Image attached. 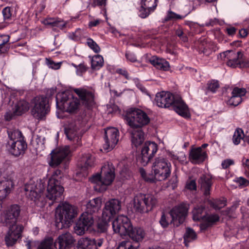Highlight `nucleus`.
<instances>
[{"label":"nucleus","mask_w":249,"mask_h":249,"mask_svg":"<svg viewBox=\"0 0 249 249\" xmlns=\"http://www.w3.org/2000/svg\"><path fill=\"white\" fill-rule=\"evenodd\" d=\"M74 91L79 100L74 98L70 91L58 93L55 97L57 107L71 113L78 108L80 104L87 108H90L94 105V95L91 91L81 88L75 89Z\"/></svg>","instance_id":"f257e3e1"},{"label":"nucleus","mask_w":249,"mask_h":249,"mask_svg":"<svg viewBox=\"0 0 249 249\" xmlns=\"http://www.w3.org/2000/svg\"><path fill=\"white\" fill-rule=\"evenodd\" d=\"M125 119L129 126L127 131L131 135L132 145L138 148L144 140L142 127L149 123L150 118L142 109L131 108L127 111Z\"/></svg>","instance_id":"f03ea898"},{"label":"nucleus","mask_w":249,"mask_h":249,"mask_svg":"<svg viewBox=\"0 0 249 249\" xmlns=\"http://www.w3.org/2000/svg\"><path fill=\"white\" fill-rule=\"evenodd\" d=\"M155 102L160 107H172L179 115L185 119L191 117L188 106L179 95L162 91L156 94Z\"/></svg>","instance_id":"7ed1b4c3"},{"label":"nucleus","mask_w":249,"mask_h":249,"mask_svg":"<svg viewBox=\"0 0 249 249\" xmlns=\"http://www.w3.org/2000/svg\"><path fill=\"white\" fill-rule=\"evenodd\" d=\"M20 212V209L18 205H13L3 213L2 220L6 226L9 227V230L5 236V241L7 246L14 245L20 237L23 229L21 225H17V221Z\"/></svg>","instance_id":"20e7f679"},{"label":"nucleus","mask_w":249,"mask_h":249,"mask_svg":"<svg viewBox=\"0 0 249 249\" xmlns=\"http://www.w3.org/2000/svg\"><path fill=\"white\" fill-rule=\"evenodd\" d=\"M77 215L76 207L67 202L59 204L55 210L56 227L59 229L70 227Z\"/></svg>","instance_id":"39448f33"},{"label":"nucleus","mask_w":249,"mask_h":249,"mask_svg":"<svg viewBox=\"0 0 249 249\" xmlns=\"http://www.w3.org/2000/svg\"><path fill=\"white\" fill-rule=\"evenodd\" d=\"M158 203V199L154 196L139 193L135 196L129 204V207L136 213H145L153 210Z\"/></svg>","instance_id":"423d86ee"},{"label":"nucleus","mask_w":249,"mask_h":249,"mask_svg":"<svg viewBox=\"0 0 249 249\" xmlns=\"http://www.w3.org/2000/svg\"><path fill=\"white\" fill-rule=\"evenodd\" d=\"M115 177V168L112 163L106 164L101 168V173H97L89 178V181L95 185L101 187L102 185L109 186Z\"/></svg>","instance_id":"0eeeda50"},{"label":"nucleus","mask_w":249,"mask_h":249,"mask_svg":"<svg viewBox=\"0 0 249 249\" xmlns=\"http://www.w3.org/2000/svg\"><path fill=\"white\" fill-rule=\"evenodd\" d=\"M171 167V163L166 159H156L152 166L155 180L162 181L166 179L170 175Z\"/></svg>","instance_id":"6e6552de"},{"label":"nucleus","mask_w":249,"mask_h":249,"mask_svg":"<svg viewBox=\"0 0 249 249\" xmlns=\"http://www.w3.org/2000/svg\"><path fill=\"white\" fill-rule=\"evenodd\" d=\"M47 98L43 95L35 97L31 101V113L37 119H42L50 111Z\"/></svg>","instance_id":"1a4fd4ad"},{"label":"nucleus","mask_w":249,"mask_h":249,"mask_svg":"<svg viewBox=\"0 0 249 249\" xmlns=\"http://www.w3.org/2000/svg\"><path fill=\"white\" fill-rule=\"evenodd\" d=\"M204 209V207H196L192 212L193 220L201 222L200 225L201 230H205L219 219V216L216 214L203 215Z\"/></svg>","instance_id":"9d476101"},{"label":"nucleus","mask_w":249,"mask_h":249,"mask_svg":"<svg viewBox=\"0 0 249 249\" xmlns=\"http://www.w3.org/2000/svg\"><path fill=\"white\" fill-rule=\"evenodd\" d=\"M158 149V145L155 142H145L142 148L140 156L137 158V162L142 166H146L154 156Z\"/></svg>","instance_id":"9b49d317"},{"label":"nucleus","mask_w":249,"mask_h":249,"mask_svg":"<svg viewBox=\"0 0 249 249\" xmlns=\"http://www.w3.org/2000/svg\"><path fill=\"white\" fill-rule=\"evenodd\" d=\"M188 210V205L183 203L172 208L169 212L172 217L171 223L177 227L183 223L187 215Z\"/></svg>","instance_id":"f8f14e48"},{"label":"nucleus","mask_w":249,"mask_h":249,"mask_svg":"<svg viewBox=\"0 0 249 249\" xmlns=\"http://www.w3.org/2000/svg\"><path fill=\"white\" fill-rule=\"evenodd\" d=\"M131 224V222L127 216L123 214L119 215L112 222L113 232L121 236H126Z\"/></svg>","instance_id":"ddd939ff"},{"label":"nucleus","mask_w":249,"mask_h":249,"mask_svg":"<svg viewBox=\"0 0 249 249\" xmlns=\"http://www.w3.org/2000/svg\"><path fill=\"white\" fill-rule=\"evenodd\" d=\"M119 131L115 127L107 128L105 131L103 148L107 151L113 149L119 141Z\"/></svg>","instance_id":"4468645a"},{"label":"nucleus","mask_w":249,"mask_h":249,"mask_svg":"<svg viewBox=\"0 0 249 249\" xmlns=\"http://www.w3.org/2000/svg\"><path fill=\"white\" fill-rule=\"evenodd\" d=\"M230 55L234 54L235 57L229 59L227 62V65L231 68H249V60L244 58L243 52L238 51L236 53L233 51H229L227 52Z\"/></svg>","instance_id":"2eb2a0df"},{"label":"nucleus","mask_w":249,"mask_h":249,"mask_svg":"<svg viewBox=\"0 0 249 249\" xmlns=\"http://www.w3.org/2000/svg\"><path fill=\"white\" fill-rule=\"evenodd\" d=\"M121 209V203L117 199H111L106 202L102 214L106 219L110 220Z\"/></svg>","instance_id":"dca6fc26"},{"label":"nucleus","mask_w":249,"mask_h":249,"mask_svg":"<svg viewBox=\"0 0 249 249\" xmlns=\"http://www.w3.org/2000/svg\"><path fill=\"white\" fill-rule=\"evenodd\" d=\"M159 0H141L138 10V16L142 18H146L156 10Z\"/></svg>","instance_id":"f3484780"},{"label":"nucleus","mask_w":249,"mask_h":249,"mask_svg":"<svg viewBox=\"0 0 249 249\" xmlns=\"http://www.w3.org/2000/svg\"><path fill=\"white\" fill-rule=\"evenodd\" d=\"M22 140L7 142V147L9 153L15 157L23 156L27 149L26 140L22 139Z\"/></svg>","instance_id":"a211bd4d"},{"label":"nucleus","mask_w":249,"mask_h":249,"mask_svg":"<svg viewBox=\"0 0 249 249\" xmlns=\"http://www.w3.org/2000/svg\"><path fill=\"white\" fill-rule=\"evenodd\" d=\"M94 162L95 158L91 154H85L83 155L78 163V166L82 173H77L76 177H80L82 175L83 177L85 178L88 175L87 170L89 168L94 166Z\"/></svg>","instance_id":"6ab92c4d"},{"label":"nucleus","mask_w":249,"mask_h":249,"mask_svg":"<svg viewBox=\"0 0 249 249\" xmlns=\"http://www.w3.org/2000/svg\"><path fill=\"white\" fill-rule=\"evenodd\" d=\"M75 240L70 232L60 235L54 244L56 249H70L73 246Z\"/></svg>","instance_id":"aec40b11"},{"label":"nucleus","mask_w":249,"mask_h":249,"mask_svg":"<svg viewBox=\"0 0 249 249\" xmlns=\"http://www.w3.org/2000/svg\"><path fill=\"white\" fill-rule=\"evenodd\" d=\"M68 150L67 149L53 150L50 154L51 160L49 163L50 166L52 167L57 166L68 157Z\"/></svg>","instance_id":"412c9836"},{"label":"nucleus","mask_w":249,"mask_h":249,"mask_svg":"<svg viewBox=\"0 0 249 249\" xmlns=\"http://www.w3.org/2000/svg\"><path fill=\"white\" fill-rule=\"evenodd\" d=\"M65 134L68 139L74 142L75 141L77 144L82 137L79 126L74 123H71L65 127Z\"/></svg>","instance_id":"4be33fe9"},{"label":"nucleus","mask_w":249,"mask_h":249,"mask_svg":"<svg viewBox=\"0 0 249 249\" xmlns=\"http://www.w3.org/2000/svg\"><path fill=\"white\" fill-rule=\"evenodd\" d=\"M189 158L193 163L200 164L208 158L206 151H201L200 148H192L190 151Z\"/></svg>","instance_id":"5701e85b"},{"label":"nucleus","mask_w":249,"mask_h":249,"mask_svg":"<svg viewBox=\"0 0 249 249\" xmlns=\"http://www.w3.org/2000/svg\"><path fill=\"white\" fill-rule=\"evenodd\" d=\"M145 235L144 230L140 227H133L132 223L129 227L126 236H129L136 244L142 241Z\"/></svg>","instance_id":"b1692460"},{"label":"nucleus","mask_w":249,"mask_h":249,"mask_svg":"<svg viewBox=\"0 0 249 249\" xmlns=\"http://www.w3.org/2000/svg\"><path fill=\"white\" fill-rule=\"evenodd\" d=\"M53 241L52 238H47L42 241H29L27 244L28 249H52Z\"/></svg>","instance_id":"393cba45"},{"label":"nucleus","mask_w":249,"mask_h":249,"mask_svg":"<svg viewBox=\"0 0 249 249\" xmlns=\"http://www.w3.org/2000/svg\"><path fill=\"white\" fill-rule=\"evenodd\" d=\"M150 63L156 69L163 71H168L170 69L169 63L165 59L154 55L149 60Z\"/></svg>","instance_id":"a878e982"},{"label":"nucleus","mask_w":249,"mask_h":249,"mask_svg":"<svg viewBox=\"0 0 249 249\" xmlns=\"http://www.w3.org/2000/svg\"><path fill=\"white\" fill-rule=\"evenodd\" d=\"M42 23L45 25L51 26L53 31H56L57 28L63 30L66 28L67 25V22L63 20L53 18H46Z\"/></svg>","instance_id":"bb28decb"},{"label":"nucleus","mask_w":249,"mask_h":249,"mask_svg":"<svg viewBox=\"0 0 249 249\" xmlns=\"http://www.w3.org/2000/svg\"><path fill=\"white\" fill-rule=\"evenodd\" d=\"M101 205L102 199L99 197L90 200L86 204V210L85 212L92 214L100 209Z\"/></svg>","instance_id":"cd10ccee"},{"label":"nucleus","mask_w":249,"mask_h":249,"mask_svg":"<svg viewBox=\"0 0 249 249\" xmlns=\"http://www.w3.org/2000/svg\"><path fill=\"white\" fill-rule=\"evenodd\" d=\"M78 221L82 222V224L89 231H91L93 230L94 219L91 213H89L87 212L83 213L79 217Z\"/></svg>","instance_id":"c85d7f7f"},{"label":"nucleus","mask_w":249,"mask_h":249,"mask_svg":"<svg viewBox=\"0 0 249 249\" xmlns=\"http://www.w3.org/2000/svg\"><path fill=\"white\" fill-rule=\"evenodd\" d=\"M13 13V8L6 7L3 9L2 14V19H0V30L3 29L9 25V21L11 19Z\"/></svg>","instance_id":"c756f323"},{"label":"nucleus","mask_w":249,"mask_h":249,"mask_svg":"<svg viewBox=\"0 0 249 249\" xmlns=\"http://www.w3.org/2000/svg\"><path fill=\"white\" fill-rule=\"evenodd\" d=\"M17 116H20L29 109V104L24 100L18 101L13 108Z\"/></svg>","instance_id":"7c9ffc66"},{"label":"nucleus","mask_w":249,"mask_h":249,"mask_svg":"<svg viewBox=\"0 0 249 249\" xmlns=\"http://www.w3.org/2000/svg\"><path fill=\"white\" fill-rule=\"evenodd\" d=\"M64 192V188H47V197L50 200H55L58 198L61 199Z\"/></svg>","instance_id":"2f4dec72"},{"label":"nucleus","mask_w":249,"mask_h":249,"mask_svg":"<svg viewBox=\"0 0 249 249\" xmlns=\"http://www.w3.org/2000/svg\"><path fill=\"white\" fill-rule=\"evenodd\" d=\"M214 178L210 174H203L198 180L200 187H212Z\"/></svg>","instance_id":"473e14b6"},{"label":"nucleus","mask_w":249,"mask_h":249,"mask_svg":"<svg viewBox=\"0 0 249 249\" xmlns=\"http://www.w3.org/2000/svg\"><path fill=\"white\" fill-rule=\"evenodd\" d=\"M10 36L6 35L0 36V53H4L8 51L9 48L8 42Z\"/></svg>","instance_id":"72a5a7b5"},{"label":"nucleus","mask_w":249,"mask_h":249,"mask_svg":"<svg viewBox=\"0 0 249 249\" xmlns=\"http://www.w3.org/2000/svg\"><path fill=\"white\" fill-rule=\"evenodd\" d=\"M188 14L179 15L176 13L169 10L167 11L166 15L165 17L164 20L165 21H177L184 19Z\"/></svg>","instance_id":"f704fd0d"},{"label":"nucleus","mask_w":249,"mask_h":249,"mask_svg":"<svg viewBox=\"0 0 249 249\" xmlns=\"http://www.w3.org/2000/svg\"><path fill=\"white\" fill-rule=\"evenodd\" d=\"M9 142H16L17 141H22V139L25 140L22 132L18 129L8 131Z\"/></svg>","instance_id":"c9c22d12"},{"label":"nucleus","mask_w":249,"mask_h":249,"mask_svg":"<svg viewBox=\"0 0 249 249\" xmlns=\"http://www.w3.org/2000/svg\"><path fill=\"white\" fill-rule=\"evenodd\" d=\"M104 65L103 57L100 55H95L91 61V67L93 70H99Z\"/></svg>","instance_id":"e433bc0d"},{"label":"nucleus","mask_w":249,"mask_h":249,"mask_svg":"<svg viewBox=\"0 0 249 249\" xmlns=\"http://www.w3.org/2000/svg\"><path fill=\"white\" fill-rule=\"evenodd\" d=\"M175 34L182 42L184 43L188 42V33L187 32L185 31L180 25H178V27L175 29Z\"/></svg>","instance_id":"4c0bfd02"},{"label":"nucleus","mask_w":249,"mask_h":249,"mask_svg":"<svg viewBox=\"0 0 249 249\" xmlns=\"http://www.w3.org/2000/svg\"><path fill=\"white\" fill-rule=\"evenodd\" d=\"M139 245L130 240L121 242L116 249H138Z\"/></svg>","instance_id":"58836bf2"},{"label":"nucleus","mask_w":249,"mask_h":249,"mask_svg":"<svg viewBox=\"0 0 249 249\" xmlns=\"http://www.w3.org/2000/svg\"><path fill=\"white\" fill-rule=\"evenodd\" d=\"M196 235L195 232L191 229H187L184 235V242L186 246H188V243L195 240Z\"/></svg>","instance_id":"ea45409f"},{"label":"nucleus","mask_w":249,"mask_h":249,"mask_svg":"<svg viewBox=\"0 0 249 249\" xmlns=\"http://www.w3.org/2000/svg\"><path fill=\"white\" fill-rule=\"evenodd\" d=\"M110 220H107L103 217V215H102L101 219H99L97 227V231L99 232H105L107 230L108 226V222Z\"/></svg>","instance_id":"a19ab883"},{"label":"nucleus","mask_w":249,"mask_h":249,"mask_svg":"<svg viewBox=\"0 0 249 249\" xmlns=\"http://www.w3.org/2000/svg\"><path fill=\"white\" fill-rule=\"evenodd\" d=\"M244 133L243 130L240 128L236 129L232 137V142L235 145L240 143L241 140H243Z\"/></svg>","instance_id":"79ce46f5"},{"label":"nucleus","mask_w":249,"mask_h":249,"mask_svg":"<svg viewBox=\"0 0 249 249\" xmlns=\"http://www.w3.org/2000/svg\"><path fill=\"white\" fill-rule=\"evenodd\" d=\"M208 203L215 209H220L226 205V202L224 198L222 199H209Z\"/></svg>","instance_id":"37998d69"},{"label":"nucleus","mask_w":249,"mask_h":249,"mask_svg":"<svg viewBox=\"0 0 249 249\" xmlns=\"http://www.w3.org/2000/svg\"><path fill=\"white\" fill-rule=\"evenodd\" d=\"M219 88V81L216 80H211L207 83L206 89L208 92L215 93Z\"/></svg>","instance_id":"c03bdc74"},{"label":"nucleus","mask_w":249,"mask_h":249,"mask_svg":"<svg viewBox=\"0 0 249 249\" xmlns=\"http://www.w3.org/2000/svg\"><path fill=\"white\" fill-rule=\"evenodd\" d=\"M85 238L91 249H93L94 247L97 249L98 248L101 247L103 245V239L100 238L97 240H95L94 239H91L88 237Z\"/></svg>","instance_id":"a18cd8bd"},{"label":"nucleus","mask_w":249,"mask_h":249,"mask_svg":"<svg viewBox=\"0 0 249 249\" xmlns=\"http://www.w3.org/2000/svg\"><path fill=\"white\" fill-rule=\"evenodd\" d=\"M116 72L117 73L119 74L120 75L124 77V78L127 80H133L135 83L139 81V79L137 78H132L129 73L125 69H117L116 71Z\"/></svg>","instance_id":"49530a36"},{"label":"nucleus","mask_w":249,"mask_h":249,"mask_svg":"<svg viewBox=\"0 0 249 249\" xmlns=\"http://www.w3.org/2000/svg\"><path fill=\"white\" fill-rule=\"evenodd\" d=\"M86 231L89 230L85 227L82 222L78 220L74 227V232L78 235H82L85 233Z\"/></svg>","instance_id":"de8ad7c7"},{"label":"nucleus","mask_w":249,"mask_h":249,"mask_svg":"<svg viewBox=\"0 0 249 249\" xmlns=\"http://www.w3.org/2000/svg\"><path fill=\"white\" fill-rule=\"evenodd\" d=\"M41 194L39 188H32V189L30 190L29 197L31 200L36 201L41 196Z\"/></svg>","instance_id":"09e8293b"},{"label":"nucleus","mask_w":249,"mask_h":249,"mask_svg":"<svg viewBox=\"0 0 249 249\" xmlns=\"http://www.w3.org/2000/svg\"><path fill=\"white\" fill-rule=\"evenodd\" d=\"M87 43L88 46L95 53H98L100 52L101 49L100 47L92 38H89L87 39Z\"/></svg>","instance_id":"8fccbe9b"},{"label":"nucleus","mask_w":249,"mask_h":249,"mask_svg":"<svg viewBox=\"0 0 249 249\" xmlns=\"http://www.w3.org/2000/svg\"><path fill=\"white\" fill-rule=\"evenodd\" d=\"M82 37V32L80 29H77L74 32L70 33L69 38L75 41H79Z\"/></svg>","instance_id":"3c124183"},{"label":"nucleus","mask_w":249,"mask_h":249,"mask_svg":"<svg viewBox=\"0 0 249 249\" xmlns=\"http://www.w3.org/2000/svg\"><path fill=\"white\" fill-rule=\"evenodd\" d=\"M75 249H91L85 237L81 238Z\"/></svg>","instance_id":"603ef678"},{"label":"nucleus","mask_w":249,"mask_h":249,"mask_svg":"<svg viewBox=\"0 0 249 249\" xmlns=\"http://www.w3.org/2000/svg\"><path fill=\"white\" fill-rule=\"evenodd\" d=\"M247 90L245 88H239L238 87L234 88L232 92V95H235V96L239 97L242 98L246 95Z\"/></svg>","instance_id":"864d4df0"},{"label":"nucleus","mask_w":249,"mask_h":249,"mask_svg":"<svg viewBox=\"0 0 249 249\" xmlns=\"http://www.w3.org/2000/svg\"><path fill=\"white\" fill-rule=\"evenodd\" d=\"M242 98L232 95L231 98L227 101V104L230 106L236 107L242 102Z\"/></svg>","instance_id":"5fc2aeb1"},{"label":"nucleus","mask_w":249,"mask_h":249,"mask_svg":"<svg viewBox=\"0 0 249 249\" xmlns=\"http://www.w3.org/2000/svg\"><path fill=\"white\" fill-rule=\"evenodd\" d=\"M0 187H14V182L11 179L7 178L0 179Z\"/></svg>","instance_id":"6e6d98bb"},{"label":"nucleus","mask_w":249,"mask_h":249,"mask_svg":"<svg viewBox=\"0 0 249 249\" xmlns=\"http://www.w3.org/2000/svg\"><path fill=\"white\" fill-rule=\"evenodd\" d=\"M47 187H62L60 184L59 180L55 178L51 177L49 178L48 182Z\"/></svg>","instance_id":"4d7b16f0"},{"label":"nucleus","mask_w":249,"mask_h":249,"mask_svg":"<svg viewBox=\"0 0 249 249\" xmlns=\"http://www.w3.org/2000/svg\"><path fill=\"white\" fill-rule=\"evenodd\" d=\"M88 70L87 65H85L84 63H80L79 64V67L77 70L76 71V74L78 76H82Z\"/></svg>","instance_id":"13d9d810"},{"label":"nucleus","mask_w":249,"mask_h":249,"mask_svg":"<svg viewBox=\"0 0 249 249\" xmlns=\"http://www.w3.org/2000/svg\"><path fill=\"white\" fill-rule=\"evenodd\" d=\"M125 56L127 60L131 62L134 63L137 61L136 55L132 52L126 51L125 54Z\"/></svg>","instance_id":"bf43d9fd"},{"label":"nucleus","mask_w":249,"mask_h":249,"mask_svg":"<svg viewBox=\"0 0 249 249\" xmlns=\"http://www.w3.org/2000/svg\"><path fill=\"white\" fill-rule=\"evenodd\" d=\"M185 187H197L196 178L192 176H189L188 178L186 181Z\"/></svg>","instance_id":"052dcab7"},{"label":"nucleus","mask_w":249,"mask_h":249,"mask_svg":"<svg viewBox=\"0 0 249 249\" xmlns=\"http://www.w3.org/2000/svg\"><path fill=\"white\" fill-rule=\"evenodd\" d=\"M234 181L238 183L239 186H247L249 184V181L243 177L237 178L234 179Z\"/></svg>","instance_id":"680f3d73"},{"label":"nucleus","mask_w":249,"mask_h":249,"mask_svg":"<svg viewBox=\"0 0 249 249\" xmlns=\"http://www.w3.org/2000/svg\"><path fill=\"white\" fill-rule=\"evenodd\" d=\"M10 192V188H0V200L4 198Z\"/></svg>","instance_id":"e2e57ef3"},{"label":"nucleus","mask_w":249,"mask_h":249,"mask_svg":"<svg viewBox=\"0 0 249 249\" xmlns=\"http://www.w3.org/2000/svg\"><path fill=\"white\" fill-rule=\"evenodd\" d=\"M160 223L163 228H166L169 225V222L168 220V217L164 213H162L160 220Z\"/></svg>","instance_id":"0e129e2a"},{"label":"nucleus","mask_w":249,"mask_h":249,"mask_svg":"<svg viewBox=\"0 0 249 249\" xmlns=\"http://www.w3.org/2000/svg\"><path fill=\"white\" fill-rule=\"evenodd\" d=\"M178 183V179L177 175L173 176L169 180L166 187H177Z\"/></svg>","instance_id":"69168bd1"},{"label":"nucleus","mask_w":249,"mask_h":249,"mask_svg":"<svg viewBox=\"0 0 249 249\" xmlns=\"http://www.w3.org/2000/svg\"><path fill=\"white\" fill-rule=\"evenodd\" d=\"M48 63V66L49 68L54 69V70H58L60 67V64L59 63H55L54 61L47 59Z\"/></svg>","instance_id":"338daca9"},{"label":"nucleus","mask_w":249,"mask_h":249,"mask_svg":"<svg viewBox=\"0 0 249 249\" xmlns=\"http://www.w3.org/2000/svg\"><path fill=\"white\" fill-rule=\"evenodd\" d=\"M234 163L233 160L231 159H226L222 162L221 166L223 169H227L231 165Z\"/></svg>","instance_id":"774afa93"}]
</instances>
